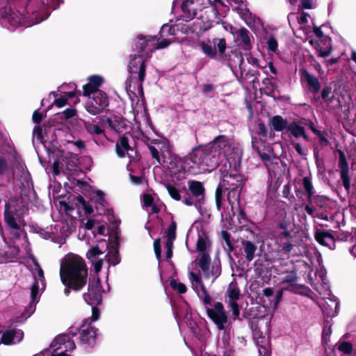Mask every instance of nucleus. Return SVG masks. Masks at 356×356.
Instances as JSON below:
<instances>
[{
    "mask_svg": "<svg viewBox=\"0 0 356 356\" xmlns=\"http://www.w3.org/2000/svg\"><path fill=\"white\" fill-rule=\"evenodd\" d=\"M328 199L324 195H314L312 197V202H314L319 208H325Z\"/></svg>",
    "mask_w": 356,
    "mask_h": 356,
    "instance_id": "52",
    "label": "nucleus"
},
{
    "mask_svg": "<svg viewBox=\"0 0 356 356\" xmlns=\"http://www.w3.org/2000/svg\"><path fill=\"white\" fill-rule=\"evenodd\" d=\"M254 339L259 346V356H270V352L268 350V342L263 336L260 329L252 332Z\"/></svg>",
    "mask_w": 356,
    "mask_h": 356,
    "instance_id": "25",
    "label": "nucleus"
},
{
    "mask_svg": "<svg viewBox=\"0 0 356 356\" xmlns=\"http://www.w3.org/2000/svg\"><path fill=\"white\" fill-rule=\"evenodd\" d=\"M60 280L72 291L82 290L88 283V269L85 260L78 254H68L60 268Z\"/></svg>",
    "mask_w": 356,
    "mask_h": 356,
    "instance_id": "1",
    "label": "nucleus"
},
{
    "mask_svg": "<svg viewBox=\"0 0 356 356\" xmlns=\"http://www.w3.org/2000/svg\"><path fill=\"white\" fill-rule=\"evenodd\" d=\"M302 185L307 195V202L311 204L312 202V197L314 196V187L310 177H304L302 179Z\"/></svg>",
    "mask_w": 356,
    "mask_h": 356,
    "instance_id": "41",
    "label": "nucleus"
},
{
    "mask_svg": "<svg viewBox=\"0 0 356 356\" xmlns=\"http://www.w3.org/2000/svg\"><path fill=\"white\" fill-rule=\"evenodd\" d=\"M211 246V242L208 234L205 232L198 234V238L196 244L197 251L199 253L208 252L207 249Z\"/></svg>",
    "mask_w": 356,
    "mask_h": 356,
    "instance_id": "31",
    "label": "nucleus"
},
{
    "mask_svg": "<svg viewBox=\"0 0 356 356\" xmlns=\"http://www.w3.org/2000/svg\"><path fill=\"white\" fill-rule=\"evenodd\" d=\"M267 44L269 51H271L273 52H275L277 51L278 46L277 41L273 36H270L268 38L267 40Z\"/></svg>",
    "mask_w": 356,
    "mask_h": 356,
    "instance_id": "62",
    "label": "nucleus"
},
{
    "mask_svg": "<svg viewBox=\"0 0 356 356\" xmlns=\"http://www.w3.org/2000/svg\"><path fill=\"white\" fill-rule=\"evenodd\" d=\"M4 221L9 229L10 234L15 239H19L26 222L24 218L23 213L19 210H12L8 204H6L3 213Z\"/></svg>",
    "mask_w": 356,
    "mask_h": 356,
    "instance_id": "7",
    "label": "nucleus"
},
{
    "mask_svg": "<svg viewBox=\"0 0 356 356\" xmlns=\"http://www.w3.org/2000/svg\"><path fill=\"white\" fill-rule=\"evenodd\" d=\"M300 74L301 78L306 81L309 91L313 95H316L320 91L321 87L318 79L309 73L306 69L300 70Z\"/></svg>",
    "mask_w": 356,
    "mask_h": 356,
    "instance_id": "22",
    "label": "nucleus"
},
{
    "mask_svg": "<svg viewBox=\"0 0 356 356\" xmlns=\"http://www.w3.org/2000/svg\"><path fill=\"white\" fill-rule=\"evenodd\" d=\"M10 0H0V15L2 19H7L12 26H16L19 23L17 15L9 6Z\"/></svg>",
    "mask_w": 356,
    "mask_h": 356,
    "instance_id": "20",
    "label": "nucleus"
},
{
    "mask_svg": "<svg viewBox=\"0 0 356 356\" xmlns=\"http://www.w3.org/2000/svg\"><path fill=\"white\" fill-rule=\"evenodd\" d=\"M263 296L268 299L269 307L274 309H277L283 296V289H280L275 294L274 290L271 287L265 288L263 290Z\"/></svg>",
    "mask_w": 356,
    "mask_h": 356,
    "instance_id": "24",
    "label": "nucleus"
},
{
    "mask_svg": "<svg viewBox=\"0 0 356 356\" xmlns=\"http://www.w3.org/2000/svg\"><path fill=\"white\" fill-rule=\"evenodd\" d=\"M63 0H29L24 8V12L27 15V18L33 22V24H38L47 19L50 15L51 10L58 8Z\"/></svg>",
    "mask_w": 356,
    "mask_h": 356,
    "instance_id": "3",
    "label": "nucleus"
},
{
    "mask_svg": "<svg viewBox=\"0 0 356 356\" xmlns=\"http://www.w3.org/2000/svg\"><path fill=\"white\" fill-rule=\"evenodd\" d=\"M56 158L54 159L52 164V173L54 175H58L60 171H72L76 167L75 157L70 152L66 154L58 149L56 154Z\"/></svg>",
    "mask_w": 356,
    "mask_h": 356,
    "instance_id": "12",
    "label": "nucleus"
},
{
    "mask_svg": "<svg viewBox=\"0 0 356 356\" xmlns=\"http://www.w3.org/2000/svg\"><path fill=\"white\" fill-rule=\"evenodd\" d=\"M165 188L168 192L169 195L175 201H180L181 196L180 194L181 191L177 188L175 186L170 184H165Z\"/></svg>",
    "mask_w": 356,
    "mask_h": 356,
    "instance_id": "45",
    "label": "nucleus"
},
{
    "mask_svg": "<svg viewBox=\"0 0 356 356\" xmlns=\"http://www.w3.org/2000/svg\"><path fill=\"white\" fill-rule=\"evenodd\" d=\"M337 152H338L339 157V167L340 168V170H348V163L343 151L341 149H337Z\"/></svg>",
    "mask_w": 356,
    "mask_h": 356,
    "instance_id": "50",
    "label": "nucleus"
},
{
    "mask_svg": "<svg viewBox=\"0 0 356 356\" xmlns=\"http://www.w3.org/2000/svg\"><path fill=\"white\" fill-rule=\"evenodd\" d=\"M207 315L213 323L218 330L223 331L222 342L224 345H229L230 341L229 330L232 321L229 320L224 305L221 302H215L213 307H207Z\"/></svg>",
    "mask_w": 356,
    "mask_h": 356,
    "instance_id": "4",
    "label": "nucleus"
},
{
    "mask_svg": "<svg viewBox=\"0 0 356 356\" xmlns=\"http://www.w3.org/2000/svg\"><path fill=\"white\" fill-rule=\"evenodd\" d=\"M106 122H107L108 127L111 129L115 130V131H118V129H120V120L118 117L115 116L114 120H112V119L108 118L106 119Z\"/></svg>",
    "mask_w": 356,
    "mask_h": 356,
    "instance_id": "61",
    "label": "nucleus"
},
{
    "mask_svg": "<svg viewBox=\"0 0 356 356\" xmlns=\"http://www.w3.org/2000/svg\"><path fill=\"white\" fill-rule=\"evenodd\" d=\"M202 292V301L205 306V309L207 310V307H210L211 305V300L212 298L210 296V295L208 293L207 289L205 286H202V288H200Z\"/></svg>",
    "mask_w": 356,
    "mask_h": 356,
    "instance_id": "54",
    "label": "nucleus"
},
{
    "mask_svg": "<svg viewBox=\"0 0 356 356\" xmlns=\"http://www.w3.org/2000/svg\"><path fill=\"white\" fill-rule=\"evenodd\" d=\"M315 134L318 137L319 143L321 146H327L330 144L329 140L326 138L327 134L325 131H316Z\"/></svg>",
    "mask_w": 356,
    "mask_h": 356,
    "instance_id": "59",
    "label": "nucleus"
},
{
    "mask_svg": "<svg viewBox=\"0 0 356 356\" xmlns=\"http://www.w3.org/2000/svg\"><path fill=\"white\" fill-rule=\"evenodd\" d=\"M204 17L201 16L200 19H202V22L200 24V31L205 32L209 30L212 26V22L209 19H207L205 22L203 20Z\"/></svg>",
    "mask_w": 356,
    "mask_h": 356,
    "instance_id": "64",
    "label": "nucleus"
},
{
    "mask_svg": "<svg viewBox=\"0 0 356 356\" xmlns=\"http://www.w3.org/2000/svg\"><path fill=\"white\" fill-rule=\"evenodd\" d=\"M97 329L86 323H83L81 325V331L79 334V341L83 345L92 348L96 343L97 336Z\"/></svg>",
    "mask_w": 356,
    "mask_h": 356,
    "instance_id": "16",
    "label": "nucleus"
},
{
    "mask_svg": "<svg viewBox=\"0 0 356 356\" xmlns=\"http://www.w3.org/2000/svg\"><path fill=\"white\" fill-rule=\"evenodd\" d=\"M332 93V87L329 85H325L323 87V89L321 92V97L322 99L327 104H330L332 102L334 99V95H332L330 97V95Z\"/></svg>",
    "mask_w": 356,
    "mask_h": 356,
    "instance_id": "43",
    "label": "nucleus"
},
{
    "mask_svg": "<svg viewBox=\"0 0 356 356\" xmlns=\"http://www.w3.org/2000/svg\"><path fill=\"white\" fill-rule=\"evenodd\" d=\"M170 285L173 290L176 291L180 294L185 293L187 291V288L184 284L181 282H177L175 279L170 280Z\"/></svg>",
    "mask_w": 356,
    "mask_h": 356,
    "instance_id": "48",
    "label": "nucleus"
},
{
    "mask_svg": "<svg viewBox=\"0 0 356 356\" xmlns=\"http://www.w3.org/2000/svg\"><path fill=\"white\" fill-rule=\"evenodd\" d=\"M229 307L231 308L234 320L238 318L240 315L239 305L237 301H228Z\"/></svg>",
    "mask_w": 356,
    "mask_h": 356,
    "instance_id": "55",
    "label": "nucleus"
},
{
    "mask_svg": "<svg viewBox=\"0 0 356 356\" xmlns=\"http://www.w3.org/2000/svg\"><path fill=\"white\" fill-rule=\"evenodd\" d=\"M225 191H227V188L223 187V184L220 181L215 192V202L218 211L221 209L223 193Z\"/></svg>",
    "mask_w": 356,
    "mask_h": 356,
    "instance_id": "39",
    "label": "nucleus"
},
{
    "mask_svg": "<svg viewBox=\"0 0 356 356\" xmlns=\"http://www.w3.org/2000/svg\"><path fill=\"white\" fill-rule=\"evenodd\" d=\"M247 179L241 173L227 171L222 174L220 182L223 187L227 188V199L229 205L232 206L235 200L239 201L241 191L245 186Z\"/></svg>",
    "mask_w": 356,
    "mask_h": 356,
    "instance_id": "5",
    "label": "nucleus"
},
{
    "mask_svg": "<svg viewBox=\"0 0 356 356\" xmlns=\"http://www.w3.org/2000/svg\"><path fill=\"white\" fill-rule=\"evenodd\" d=\"M338 350L343 354L350 355L353 351V344L349 341H343L339 343Z\"/></svg>",
    "mask_w": 356,
    "mask_h": 356,
    "instance_id": "47",
    "label": "nucleus"
},
{
    "mask_svg": "<svg viewBox=\"0 0 356 356\" xmlns=\"http://www.w3.org/2000/svg\"><path fill=\"white\" fill-rule=\"evenodd\" d=\"M241 245L246 260L248 262L252 261L255 257V252L257 250V245L252 241L243 239L241 241Z\"/></svg>",
    "mask_w": 356,
    "mask_h": 356,
    "instance_id": "29",
    "label": "nucleus"
},
{
    "mask_svg": "<svg viewBox=\"0 0 356 356\" xmlns=\"http://www.w3.org/2000/svg\"><path fill=\"white\" fill-rule=\"evenodd\" d=\"M200 47L207 57L214 59L218 53L220 56H223L227 49V43L225 38H216L200 42Z\"/></svg>",
    "mask_w": 356,
    "mask_h": 356,
    "instance_id": "13",
    "label": "nucleus"
},
{
    "mask_svg": "<svg viewBox=\"0 0 356 356\" xmlns=\"http://www.w3.org/2000/svg\"><path fill=\"white\" fill-rule=\"evenodd\" d=\"M146 62L147 59L141 54H135L131 58L128 67L131 75L126 81L127 90H131V83L134 79L144 82L146 76Z\"/></svg>",
    "mask_w": 356,
    "mask_h": 356,
    "instance_id": "9",
    "label": "nucleus"
},
{
    "mask_svg": "<svg viewBox=\"0 0 356 356\" xmlns=\"http://www.w3.org/2000/svg\"><path fill=\"white\" fill-rule=\"evenodd\" d=\"M101 281L97 278L92 283L89 282L88 291L83 295L84 300L90 305H101L102 302V294L101 291Z\"/></svg>",
    "mask_w": 356,
    "mask_h": 356,
    "instance_id": "14",
    "label": "nucleus"
},
{
    "mask_svg": "<svg viewBox=\"0 0 356 356\" xmlns=\"http://www.w3.org/2000/svg\"><path fill=\"white\" fill-rule=\"evenodd\" d=\"M194 3V1H183L181 5V9L183 15L180 17L179 19H183L185 22L192 20L197 15L195 10H191L189 7Z\"/></svg>",
    "mask_w": 356,
    "mask_h": 356,
    "instance_id": "30",
    "label": "nucleus"
},
{
    "mask_svg": "<svg viewBox=\"0 0 356 356\" xmlns=\"http://www.w3.org/2000/svg\"><path fill=\"white\" fill-rule=\"evenodd\" d=\"M88 82L90 83L95 88L99 90V88L104 83V79L99 75H92L88 78Z\"/></svg>",
    "mask_w": 356,
    "mask_h": 356,
    "instance_id": "51",
    "label": "nucleus"
},
{
    "mask_svg": "<svg viewBox=\"0 0 356 356\" xmlns=\"http://www.w3.org/2000/svg\"><path fill=\"white\" fill-rule=\"evenodd\" d=\"M220 160V156L209 145L193 147L186 156V161H189L193 165L209 172L219 165Z\"/></svg>",
    "mask_w": 356,
    "mask_h": 356,
    "instance_id": "2",
    "label": "nucleus"
},
{
    "mask_svg": "<svg viewBox=\"0 0 356 356\" xmlns=\"http://www.w3.org/2000/svg\"><path fill=\"white\" fill-rule=\"evenodd\" d=\"M314 238L321 245L331 249L335 247L334 236L327 231L316 229L314 232Z\"/></svg>",
    "mask_w": 356,
    "mask_h": 356,
    "instance_id": "23",
    "label": "nucleus"
},
{
    "mask_svg": "<svg viewBox=\"0 0 356 356\" xmlns=\"http://www.w3.org/2000/svg\"><path fill=\"white\" fill-rule=\"evenodd\" d=\"M104 253V251L102 250L98 245L92 246L86 253V257L93 265L96 273H99L102 268L104 259L99 258V256Z\"/></svg>",
    "mask_w": 356,
    "mask_h": 356,
    "instance_id": "19",
    "label": "nucleus"
},
{
    "mask_svg": "<svg viewBox=\"0 0 356 356\" xmlns=\"http://www.w3.org/2000/svg\"><path fill=\"white\" fill-rule=\"evenodd\" d=\"M273 79V76H271L270 78H265L262 81L264 88H262L261 90L263 91L264 94H265L266 95L274 97V93L275 90L277 89V85L275 83L272 81Z\"/></svg>",
    "mask_w": 356,
    "mask_h": 356,
    "instance_id": "34",
    "label": "nucleus"
},
{
    "mask_svg": "<svg viewBox=\"0 0 356 356\" xmlns=\"http://www.w3.org/2000/svg\"><path fill=\"white\" fill-rule=\"evenodd\" d=\"M188 191L184 195L183 203L186 206H194L200 208L205 201V188L200 181L190 180L188 181Z\"/></svg>",
    "mask_w": 356,
    "mask_h": 356,
    "instance_id": "8",
    "label": "nucleus"
},
{
    "mask_svg": "<svg viewBox=\"0 0 356 356\" xmlns=\"http://www.w3.org/2000/svg\"><path fill=\"white\" fill-rule=\"evenodd\" d=\"M155 143L158 145V147L154 145H149L148 149L151 153L152 158L156 161L158 164L162 165V162L164 159L161 156V150H164V147L169 146L163 145L161 147H160V145H161V142H156Z\"/></svg>",
    "mask_w": 356,
    "mask_h": 356,
    "instance_id": "35",
    "label": "nucleus"
},
{
    "mask_svg": "<svg viewBox=\"0 0 356 356\" xmlns=\"http://www.w3.org/2000/svg\"><path fill=\"white\" fill-rule=\"evenodd\" d=\"M119 248L120 242L118 237L111 243L106 244V250H109V251L104 258H107V261L113 266H116L120 262Z\"/></svg>",
    "mask_w": 356,
    "mask_h": 356,
    "instance_id": "21",
    "label": "nucleus"
},
{
    "mask_svg": "<svg viewBox=\"0 0 356 356\" xmlns=\"http://www.w3.org/2000/svg\"><path fill=\"white\" fill-rule=\"evenodd\" d=\"M95 194V202L99 204L102 207H106L107 205V202L105 199L104 193L100 190H97L96 191Z\"/></svg>",
    "mask_w": 356,
    "mask_h": 356,
    "instance_id": "57",
    "label": "nucleus"
},
{
    "mask_svg": "<svg viewBox=\"0 0 356 356\" xmlns=\"http://www.w3.org/2000/svg\"><path fill=\"white\" fill-rule=\"evenodd\" d=\"M286 134H289L296 138L302 137L306 140H309V136L305 132V127L300 125L297 122H289Z\"/></svg>",
    "mask_w": 356,
    "mask_h": 356,
    "instance_id": "28",
    "label": "nucleus"
},
{
    "mask_svg": "<svg viewBox=\"0 0 356 356\" xmlns=\"http://www.w3.org/2000/svg\"><path fill=\"white\" fill-rule=\"evenodd\" d=\"M216 153L220 156L221 154H226L230 151L232 143L230 139L225 135H219L216 136L211 142L208 144Z\"/></svg>",
    "mask_w": 356,
    "mask_h": 356,
    "instance_id": "17",
    "label": "nucleus"
},
{
    "mask_svg": "<svg viewBox=\"0 0 356 356\" xmlns=\"http://www.w3.org/2000/svg\"><path fill=\"white\" fill-rule=\"evenodd\" d=\"M131 149L129 144V138L125 136H121L115 144L116 154L120 158H124L125 156V152H128L129 150Z\"/></svg>",
    "mask_w": 356,
    "mask_h": 356,
    "instance_id": "32",
    "label": "nucleus"
},
{
    "mask_svg": "<svg viewBox=\"0 0 356 356\" xmlns=\"http://www.w3.org/2000/svg\"><path fill=\"white\" fill-rule=\"evenodd\" d=\"M97 91H102V90H97L89 82H88L86 84L83 86V95L85 97H88V99L90 98L91 95H92V96H94V95Z\"/></svg>",
    "mask_w": 356,
    "mask_h": 356,
    "instance_id": "49",
    "label": "nucleus"
},
{
    "mask_svg": "<svg viewBox=\"0 0 356 356\" xmlns=\"http://www.w3.org/2000/svg\"><path fill=\"white\" fill-rule=\"evenodd\" d=\"M321 41L322 43H323V44H326V43L327 42V44H328L327 49L323 50L318 41H317V40H315L314 49L318 51V56L321 57V58L327 57L331 54V52L332 51V47L331 44V38L330 37L325 36Z\"/></svg>",
    "mask_w": 356,
    "mask_h": 356,
    "instance_id": "33",
    "label": "nucleus"
},
{
    "mask_svg": "<svg viewBox=\"0 0 356 356\" xmlns=\"http://www.w3.org/2000/svg\"><path fill=\"white\" fill-rule=\"evenodd\" d=\"M348 170H340V177L342 181L343 186L346 191L348 192L350 188V179L348 175Z\"/></svg>",
    "mask_w": 356,
    "mask_h": 356,
    "instance_id": "46",
    "label": "nucleus"
},
{
    "mask_svg": "<svg viewBox=\"0 0 356 356\" xmlns=\"http://www.w3.org/2000/svg\"><path fill=\"white\" fill-rule=\"evenodd\" d=\"M156 36L143 35L140 34L134 40L132 45L133 51H136L140 53L147 52L152 53L154 49L155 41Z\"/></svg>",
    "mask_w": 356,
    "mask_h": 356,
    "instance_id": "15",
    "label": "nucleus"
},
{
    "mask_svg": "<svg viewBox=\"0 0 356 356\" xmlns=\"http://www.w3.org/2000/svg\"><path fill=\"white\" fill-rule=\"evenodd\" d=\"M70 337L67 334H59L54 339L51 346L56 347V350L62 348V346L66 344Z\"/></svg>",
    "mask_w": 356,
    "mask_h": 356,
    "instance_id": "42",
    "label": "nucleus"
},
{
    "mask_svg": "<svg viewBox=\"0 0 356 356\" xmlns=\"http://www.w3.org/2000/svg\"><path fill=\"white\" fill-rule=\"evenodd\" d=\"M298 277L297 271L294 269L293 270L286 271L285 275L281 278V284H288V286L283 287L284 291H288L295 294H298L303 296H309L312 292L309 286L305 284H298L297 281Z\"/></svg>",
    "mask_w": 356,
    "mask_h": 356,
    "instance_id": "10",
    "label": "nucleus"
},
{
    "mask_svg": "<svg viewBox=\"0 0 356 356\" xmlns=\"http://www.w3.org/2000/svg\"><path fill=\"white\" fill-rule=\"evenodd\" d=\"M76 115V110L73 108H66L62 113H60V120L62 121L67 120Z\"/></svg>",
    "mask_w": 356,
    "mask_h": 356,
    "instance_id": "53",
    "label": "nucleus"
},
{
    "mask_svg": "<svg viewBox=\"0 0 356 356\" xmlns=\"http://www.w3.org/2000/svg\"><path fill=\"white\" fill-rule=\"evenodd\" d=\"M200 258L198 261V266L204 273H207L211 264V257L209 252L200 253Z\"/></svg>",
    "mask_w": 356,
    "mask_h": 356,
    "instance_id": "40",
    "label": "nucleus"
},
{
    "mask_svg": "<svg viewBox=\"0 0 356 356\" xmlns=\"http://www.w3.org/2000/svg\"><path fill=\"white\" fill-rule=\"evenodd\" d=\"M109 97L104 91H97L92 97L89 98L85 104L88 113L96 115L108 111Z\"/></svg>",
    "mask_w": 356,
    "mask_h": 356,
    "instance_id": "11",
    "label": "nucleus"
},
{
    "mask_svg": "<svg viewBox=\"0 0 356 356\" xmlns=\"http://www.w3.org/2000/svg\"><path fill=\"white\" fill-rule=\"evenodd\" d=\"M176 229H177V223L175 221L172 220L166 231L167 238L175 240Z\"/></svg>",
    "mask_w": 356,
    "mask_h": 356,
    "instance_id": "56",
    "label": "nucleus"
},
{
    "mask_svg": "<svg viewBox=\"0 0 356 356\" xmlns=\"http://www.w3.org/2000/svg\"><path fill=\"white\" fill-rule=\"evenodd\" d=\"M72 200L76 201L75 206L77 207L78 209H79L80 206H81V208L83 209L86 215H90L93 213L92 207L88 202H87L84 197L81 195L74 196Z\"/></svg>",
    "mask_w": 356,
    "mask_h": 356,
    "instance_id": "37",
    "label": "nucleus"
},
{
    "mask_svg": "<svg viewBox=\"0 0 356 356\" xmlns=\"http://www.w3.org/2000/svg\"><path fill=\"white\" fill-rule=\"evenodd\" d=\"M38 291H39L38 281L35 280L31 289V298L32 300H31L32 303H35L36 297L38 294Z\"/></svg>",
    "mask_w": 356,
    "mask_h": 356,
    "instance_id": "63",
    "label": "nucleus"
},
{
    "mask_svg": "<svg viewBox=\"0 0 356 356\" xmlns=\"http://www.w3.org/2000/svg\"><path fill=\"white\" fill-rule=\"evenodd\" d=\"M70 181L72 184L74 185V187L78 188L76 190L80 191L82 193L90 191V185L88 184L85 181H81V180L76 179L75 178H73L72 180H70Z\"/></svg>",
    "mask_w": 356,
    "mask_h": 356,
    "instance_id": "44",
    "label": "nucleus"
},
{
    "mask_svg": "<svg viewBox=\"0 0 356 356\" xmlns=\"http://www.w3.org/2000/svg\"><path fill=\"white\" fill-rule=\"evenodd\" d=\"M226 295L229 298L228 301H238L241 297V291L237 284H230L227 289Z\"/></svg>",
    "mask_w": 356,
    "mask_h": 356,
    "instance_id": "38",
    "label": "nucleus"
},
{
    "mask_svg": "<svg viewBox=\"0 0 356 356\" xmlns=\"http://www.w3.org/2000/svg\"><path fill=\"white\" fill-rule=\"evenodd\" d=\"M79 121L90 134L100 135L104 132L98 124H93L94 120H92V122H90L88 120L79 118Z\"/></svg>",
    "mask_w": 356,
    "mask_h": 356,
    "instance_id": "36",
    "label": "nucleus"
},
{
    "mask_svg": "<svg viewBox=\"0 0 356 356\" xmlns=\"http://www.w3.org/2000/svg\"><path fill=\"white\" fill-rule=\"evenodd\" d=\"M236 35L241 48L245 51H250L252 49L250 37L252 36L250 32L246 28L241 27L236 32Z\"/></svg>",
    "mask_w": 356,
    "mask_h": 356,
    "instance_id": "26",
    "label": "nucleus"
},
{
    "mask_svg": "<svg viewBox=\"0 0 356 356\" xmlns=\"http://www.w3.org/2000/svg\"><path fill=\"white\" fill-rule=\"evenodd\" d=\"M33 136L35 137L39 142H42L44 139L42 127L40 125H36L33 130Z\"/></svg>",
    "mask_w": 356,
    "mask_h": 356,
    "instance_id": "60",
    "label": "nucleus"
},
{
    "mask_svg": "<svg viewBox=\"0 0 356 356\" xmlns=\"http://www.w3.org/2000/svg\"><path fill=\"white\" fill-rule=\"evenodd\" d=\"M161 156L163 158V165L170 173V175L178 181L186 179V170L185 164L188 161H186V156L181 158L173 154L170 147H164L161 150Z\"/></svg>",
    "mask_w": 356,
    "mask_h": 356,
    "instance_id": "6",
    "label": "nucleus"
},
{
    "mask_svg": "<svg viewBox=\"0 0 356 356\" xmlns=\"http://www.w3.org/2000/svg\"><path fill=\"white\" fill-rule=\"evenodd\" d=\"M24 338V332L21 329L12 327L6 330L1 335V341L3 344L10 346L19 343Z\"/></svg>",
    "mask_w": 356,
    "mask_h": 356,
    "instance_id": "18",
    "label": "nucleus"
},
{
    "mask_svg": "<svg viewBox=\"0 0 356 356\" xmlns=\"http://www.w3.org/2000/svg\"><path fill=\"white\" fill-rule=\"evenodd\" d=\"M289 124L286 118L279 115L273 116L270 120V129L275 131H283L284 134H286Z\"/></svg>",
    "mask_w": 356,
    "mask_h": 356,
    "instance_id": "27",
    "label": "nucleus"
},
{
    "mask_svg": "<svg viewBox=\"0 0 356 356\" xmlns=\"http://www.w3.org/2000/svg\"><path fill=\"white\" fill-rule=\"evenodd\" d=\"M211 275L214 278H217L221 273V265L220 260L218 261H214L211 270Z\"/></svg>",
    "mask_w": 356,
    "mask_h": 356,
    "instance_id": "58",
    "label": "nucleus"
}]
</instances>
